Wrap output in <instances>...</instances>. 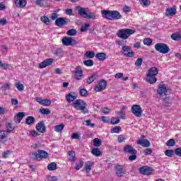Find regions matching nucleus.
<instances>
[{
  "mask_svg": "<svg viewBox=\"0 0 181 181\" xmlns=\"http://www.w3.org/2000/svg\"><path fill=\"white\" fill-rule=\"evenodd\" d=\"M101 15L104 19H107L108 21H117L122 18L121 13L117 11L102 10Z\"/></svg>",
  "mask_w": 181,
  "mask_h": 181,
  "instance_id": "nucleus-1",
  "label": "nucleus"
},
{
  "mask_svg": "<svg viewBox=\"0 0 181 181\" xmlns=\"http://www.w3.org/2000/svg\"><path fill=\"white\" fill-rule=\"evenodd\" d=\"M76 10L77 11L78 15H80L81 18H84V19H92L93 21L97 19V16H95V13H91L88 11V8H87L78 6L76 7Z\"/></svg>",
  "mask_w": 181,
  "mask_h": 181,
  "instance_id": "nucleus-2",
  "label": "nucleus"
},
{
  "mask_svg": "<svg viewBox=\"0 0 181 181\" xmlns=\"http://www.w3.org/2000/svg\"><path fill=\"white\" fill-rule=\"evenodd\" d=\"M87 104L83 100H76L73 103V107H75L78 111H81L83 114H88V109L86 107Z\"/></svg>",
  "mask_w": 181,
  "mask_h": 181,
  "instance_id": "nucleus-3",
  "label": "nucleus"
},
{
  "mask_svg": "<svg viewBox=\"0 0 181 181\" xmlns=\"http://www.w3.org/2000/svg\"><path fill=\"white\" fill-rule=\"evenodd\" d=\"M136 32L134 29L125 28L119 30L117 32V37H120V39H123V40H127L131 35H134Z\"/></svg>",
  "mask_w": 181,
  "mask_h": 181,
  "instance_id": "nucleus-4",
  "label": "nucleus"
},
{
  "mask_svg": "<svg viewBox=\"0 0 181 181\" xmlns=\"http://www.w3.org/2000/svg\"><path fill=\"white\" fill-rule=\"evenodd\" d=\"M154 48L156 49V52L162 53L163 54H166L170 52L169 46L165 43H157L155 45Z\"/></svg>",
  "mask_w": 181,
  "mask_h": 181,
  "instance_id": "nucleus-5",
  "label": "nucleus"
},
{
  "mask_svg": "<svg viewBox=\"0 0 181 181\" xmlns=\"http://www.w3.org/2000/svg\"><path fill=\"white\" fill-rule=\"evenodd\" d=\"M137 145H141L143 148H149L151 146V141L146 139V136L145 135H142L141 139H139L136 141Z\"/></svg>",
  "mask_w": 181,
  "mask_h": 181,
  "instance_id": "nucleus-6",
  "label": "nucleus"
},
{
  "mask_svg": "<svg viewBox=\"0 0 181 181\" xmlns=\"http://www.w3.org/2000/svg\"><path fill=\"white\" fill-rule=\"evenodd\" d=\"M62 43L64 46H74V45H78L77 40L70 37H64L62 38Z\"/></svg>",
  "mask_w": 181,
  "mask_h": 181,
  "instance_id": "nucleus-7",
  "label": "nucleus"
},
{
  "mask_svg": "<svg viewBox=\"0 0 181 181\" xmlns=\"http://www.w3.org/2000/svg\"><path fill=\"white\" fill-rule=\"evenodd\" d=\"M132 112L137 118H141L142 117V108L139 105H133L132 106Z\"/></svg>",
  "mask_w": 181,
  "mask_h": 181,
  "instance_id": "nucleus-8",
  "label": "nucleus"
},
{
  "mask_svg": "<svg viewBox=\"0 0 181 181\" xmlns=\"http://www.w3.org/2000/svg\"><path fill=\"white\" fill-rule=\"evenodd\" d=\"M59 15L57 14V11H54V13L52 14V16L49 17L52 21H55V23H67L68 20L64 18H58Z\"/></svg>",
  "mask_w": 181,
  "mask_h": 181,
  "instance_id": "nucleus-9",
  "label": "nucleus"
},
{
  "mask_svg": "<svg viewBox=\"0 0 181 181\" xmlns=\"http://www.w3.org/2000/svg\"><path fill=\"white\" fill-rule=\"evenodd\" d=\"M107 88V81L100 80L96 86H95V90L100 93Z\"/></svg>",
  "mask_w": 181,
  "mask_h": 181,
  "instance_id": "nucleus-10",
  "label": "nucleus"
},
{
  "mask_svg": "<svg viewBox=\"0 0 181 181\" xmlns=\"http://www.w3.org/2000/svg\"><path fill=\"white\" fill-rule=\"evenodd\" d=\"M122 50L124 56H126L127 57H134V52L131 49V47L123 45L122 47Z\"/></svg>",
  "mask_w": 181,
  "mask_h": 181,
  "instance_id": "nucleus-11",
  "label": "nucleus"
},
{
  "mask_svg": "<svg viewBox=\"0 0 181 181\" xmlns=\"http://www.w3.org/2000/svg\"><path fill=\"white\" fill-rule=\"evenodd\" d=\"M74 74L76 80H81V78L84 77V73L83 72V69L81 66L75 67Z\"/></svg>",
  "mask_w": 181,
  "mask_h": 181,
  "instance_id": "nucleus-12",
  "label": "nucleus"
},
{
  "mask_svg": "<svg viewBox=\"0 0 181 181\" xmlns=\"http://www.w3.org/2000/svg\"><path fill=\"white\" fill-rule=\"evenodd\" d=\"M115 170H116V175L118 176V177H122V176H124V175L127 173L125 168H124V165H116Z\"/></svg>",
  "mask_w": 181,
  "mask_h": 181,
  "instance_id": "nucleus-13",
  "label": "nucleus"
},
{
  "mask_svg": "<svg viewBox=\"0 0 181 181\" xmlns=\"http://www.w3.org/2000/svg\"><path fill=\"white\" fill-rule=\"evenodd\" d=\"M35 128L37 131L41 132V134H45V132H46V126H45V122L43 121L39 122Z\"/></svg>",
  "mask_w": 181,
  "mask_h": 181,
  "instance_id": "nucleus-14",
  "label": "nucleus"
},
{
  "mask_svg": "<svg viewBox=\"0 0 181 181\" xmlns=\"http://www.w3.org/2000/svg\"><path fill=\"white\" fill-rule=\"evenodd\" d=\"M139 172L141 175H151L152 174V168L148 166H143L140 168Z\"/></svg>",
  "mask_w": 181,
  "mask_h": 181,
  "instance_id": "nucleus-15",
  "label": "nucleus"
},
{
  "mask_svg": "<svg viewBox=\"0 0 181 181\" xmlns=\"http://www.w3.org/2000/svg\"><path fill=\"white\" fill-rule=\"evenodd\" d=\"M124 152L126 153H131L132 155H136L138 153V151L135 149H134L133 147H132L131 145H127L124 147Z\"/></svg>",
  "mask_w": 181,
  "mask_h": 181,
  "instance_id": "nucleus-16",
  "label": "nucleus"
},
{
  "mask_svg": "<svg viewBox=\"0 0 181 181\" xmlns=\"http://www.w3.org/2000/svg\"><path fill=\"white\" fill-rule=\"evenodd\" d=\"M165 15L166 16H175V15H176V6L166 8Z\"/></svg>",
  "mask_w": 181,
  "mask_h": 181,
  "instance_id": "nucleus-17",
  "label": "nucleus"
},
{
  "mask_svg": "<svg viewBox=\"0 0 181 181\" xmlns=\"http://www.w3.org/2000/svg\"><path fill=\"white\" fill-rule=\"evenodd\" d=\"M53 63V59H47L40 64V69H45Z\"/></svg>",
  "mask_w": 181,
  "mask_h": 181,
  "instance_id": "nucleus-18",
  "label": "nucleus"
},
{
  "mask_svg": "<svg viewBox=\"0 0 181 181\" xmlns=\"http://www.w3.org/2000/svg\"><path fill=\"white\" fill-rule=\"evenodd\" d=\"M77 95L74 92H71L66 95V100L68 103H72L74 100H76Z\"/></svg>",
  "mask_w": 181,
  "mask_h": 181,
  "instance_id": "nucleus-19",
  "label": "nucleus"
},
{
  "mask_svg": "<svg viewBox=\"0 0 181 181\" xmlns=\"http://www.w3.org/2000/svg\"><path fill=\"white\" fill-rule=\"evenodd\" d=\"M158 73H159V70L158 69V68L153 66L148 70L146 76H157Z\"/></svg>",
  "mask_w": 181,
  "mask_h": 181,
  "instance_id": "nucleus-20",
  "label": "nucleus"
},
{
  "mask_svg": "<svg viewBox=\"0 0 181 181\" xmlns=\"http://www.w3.org/2000/svg\"><path fill=\"white\" fill-rule=\"evenodd\" d=\"M95 57L96 59H98V60H100V62H104V60L107 59V54H105V52H99L95 54Z\"/></svg>",
  "mask_w": 181,
  "mask_h": 181,
  "instance_id": "nucleus-21",
  "label": "nucleus"
},
{
  "mask_svg": "<svg viewBox=\"0 0 181 181\" xmlns=\"http://www.w3.org/2000/svg\"><path fill=\"white\" fill-rule=\"evenodd\" d=\"M157 93L160 95H163V94L165 95L166 93H168V90L166 89V87H165V86L160 85L157 90Z\"/></svg>",
  "mask_w": 181,
  "mask_h": 181,
  "instance_id": "nucleus-22",
  "label": "nucleus"
},
{
  "mask_svg": "<svg viewBox=\"0 0 181 181\" xmlns=\"http://www.w3.org/2000/svg\"><path fill=\"white\" fill-rule=\"evenodd\" d=\"M14 2L18 8H25L26 6V0H14Z\"/></svg>",
  "mask_w": 181,
  "mask_h": 181,
  "instance_id": "nucleus-23",
  "label": "nucleus"
},
{
  "mask_svg": "<svg viewBox=\"0 0 181 181\" xmlns=\"http://www.w3.org/2000/svg\"><path fill=\"white\" fill-rule=\"evenodd\" d=\"M94 163L91 161H88L85 163V170L86 173H90V171L91 170V168H93V165Z\"/></svg>",
  "mask_w": 181,
  "mask_h": 181,
  "instance_id": "nucleus-24",
  "label": "nucleus"
},
{
  "mask_svg": "<svg viewBox=\"0 0 181 181\" xmlns=\"http://www.w3.org/2000/svg\"><path fill=\"white\" fill-rule=\"evenodd\" d=\"M146 77H147L146 81L150 84H155V83L158 81V78H156V76H146Z\"/></svg>",
  "mask_w": 181,
  "mask_h": 181,
  "instance_id": "nucleus-25",
  "label": "nucleus"
},
{
  "mask_svg": "<svg viewBox=\"0 0 181 181\" xmlns=\"http://www.w3.org/2000/svg\"><path fill=\"white\" fill-rule=\"evenodd\" d=\"M30 157L31 158V159H33L34 160H40L39 153L36 151L30 153Z\"/></svg>",
  "mask_w": 181,
  "mask_h": 181,
  "instance_id": "nucleus-26",
  "label": "nucleus"
},
{
  "mask_svg": "<svg viewBox=\"0 0 181 181\" xmlns=\"http://www.w3.org/2000/svg\"><path fill=\"white\" fill-rule=\"evenodd\" d=\"M98 77V75L97 74H94L92 76H90L89 78L87 79V84H91L96 78Z\"/></svg>",
  "mask_w": 181,
  "mask_h": 181,
  "instance_id": "nucleus-27",
  "label": "nucleus"
},
{
  "mask_svg": "<svg viewBox=\"0 0 181 181\" xmlns=\"http://www.w3.org/2000/svg\"><path fill=\"white\" fill-rule=\"evenodd\" d=\"M68 155H69V160H71V162L76 161V153L74 151H69Z\"/></svg>",
  "mask_w": 181,
  "mask_h": 181,
  "instance_id": "nucleus-28",
  "label": "nucleus"
},
{
  "mask_svg": "<svg viewBox=\"0 0 181 181\" xmlns=\"http://www.w3.org/2000/svg\"><path fill=\"white\" fill-rule=\"evenodd\" d=\"M25 124L27 125H31V124H35V117L33 116H29L25 119Z\"/></svg>",
  "mask_w": 181,
  "mask_h": 181,
  "instance_id": "nucleus-29",
  "label": "nucleus"
},
{
  "mask_svg": "<svg viewBox=\"0 0 181 181\" xmlns=\"http://www.w3.org/2000/svg\"><path fill=\"white\" fill-rule=\"evenodd\" d=\"M38 153L40 155V160H42V158H47V152L43 151V150H38Z\"/></svg>",
  "mask_w": 181,
  "mask_h": 181,
  "instance_id": "nucleus-30",
  "label": "nucleus"
},
{
  "mask_svg": "<svg viewBox=\"0 0 181 181\" xmlns=\"http://www.w3.org/2000/svg\"><path fill=\"white\" fill-rule=\"evenodd\" d=\"M24 117H25V112H20L16 115V118L18 124H20L21 121L23 119Z\"/></svg>",
  "mask_w": 181,
  "mask_h": 181,
  "instance_id": "nucleus-31",
  "label": "nucleus"
},
{
  "mask_svg": "<svg viewBox=\"0 0 181 181\" xmlns=\"http://www.w3.org/2000/svg\"><path fill=\"white\" fill-rule=\"evenodd\" d=\"M86 59H93L95 56V53L93 51H87L85 53Z\"/></svg>",
  "mask_w": 181,
  "mask_h": 181,
  "instance_id": "nucleus-32",
  "label": "nucleus"
},
{
  "mask_svg": "<svg viewBox=\"0 0 181 181\" xmlns=\"http://www.w3.org/2000/svg\"><path fill=\"white\" fill-rule=\"evenodd\" d=\"M47 169L48 170H56L57 169V164L54 162L51 163L47 165Z\"/></svg>",
  "mask_w": 181,
  "mask_h": 181,
  "instance_id": "nucleus-33",
  "label": "nucleus"
},
{
  "mask_svg": "<svg viewBox=\"0 0 181 181\" xmlns=\"http://www.w3.org/2000/svg\"><path fill=\"white\" fill-rule=\"evenodd\" d=\"M64 129V124H60L59 125H56L54 127V131L56 132H62V130Z\"/></svg>",
  "mask_w": 181,
  "mask_h": 181,
  "instance_id": "nucleus-34",
  "label": "nucleus"
},
{
  "mask_svg": "<svg viewBox=\"0 0 181 181\" xmlns=\"http://www.w3.org/2000/svg\"><path fill=\"white\" fill-rule=\"evenodd\" d=\"M15 87L16 88H17V90H18V91H23V90H25V86H23V84L19 82L15 83Z\"/></svg>",
  "mask_w": 181,
  "mask_h": 181,
  "instance_id": "nucleus-35",
  "label": "nucleus"
},
{
  "mask_svg": "<svg viewBox=\"0 0 181 181\" xmlns=\"http://www.w3.org/2000/svg\"><path fill=\"white\" fill-rule=\"evenodd\" d=\"M52 104V100L49 99H44L41 103V105H44V107H49Z\"/></svg>",
  "mask_w": 181,
  "mask_h": 181,
  "instance_id": "nucleus-36",
  "label": "nucleus"
},
{
  "mask_svg": "<svg viewBox=\"0 0 181 181\" xmlns=\"http://www.w3.org/2000/svg\"><path fill=\"white\" fill-rule=\"evenodd\" d=\"M40 112L41 114H43L44 115H49V114H51L52 111H50L47 108H41L40 109Z\"/></svg>",
  "mask_w": 181,
  "mask_h": 181,
  "instance_id": "nucleus-37",
  "label": "nucleus"
},
{
  "mask_svg": "<svg viewBox=\"0 0 181 181\" xmlns=\"http://www.w3.org/2000/svg\"><path fill=\"white\" fill-rule=\"evenodd\" d=\"M68 36H76L77 35V30L76 29H71L66 32Z\"/></svg>",
  "mask_w": 181,
  "mask_h": 181,
  "instance_id": "nucleus-38",
  "label": "nucleus"
},
{
  "mask_svg": "<svg viewBox=\"0 0 181 181\" xmlns=\"http://www.w3.org/2000/svg\"><path fill=\"white\" fill-rule=\"evenodd\" d=\"M79 93L80 95H81L82 97H87V95H88V91L86 90V88H81L79 90Z\"/></svg>",
  "mask_w": 181,
  "mask_h": 181,
  "instance_id": "nucleus-39",
  "label": "nucleus"
},
{
  "mask_svg": "<svg viewBox=\"0 0 181 181\" xmlns=\"http://www.w3.org/2000/svg\"><path fill=\"white\" fill-rule=\"evenodd\" d=\"M83 64L88 67H91V66L94 65V62L91 59L85 60L83 61Z\"/></svg>",
  "mask_w": 181,
  "mask_h": 181,
  "instance_id": "nucleus-40",
  "label": "nucleus"
},
{
  "mask_svg": "<svg viewBox=\"0 0 181 181\" xmlns=\"http://www.w3.org/2000/svg\"><path fill=\"white\" fill-rule=\"evenodd\" d=\"M116 115H118L119 118L122 119H125V112L120 110L119 112H116Z\"/></svg>",
  "mask_w": 181,
  "mask_h": 181,
  "instance_id": "nucleus-41",
  "label": "nucleus"
},
{
  "mask_svg": "<svg viewBox=\"0 0 181 181\" xmlns=\"http://www.w3.org/2000/svg\"><path fill=\"white\" fill-rule=\"evenodd\" d=\"M176 141L173 139H170L166 142L167 146H175Z\"/></svg>",
  "mask_w": 181,
  "mask_h": 181,
  "instance_id": "nucleus-42",
  "label": "nucleus"
},
{
  "mask_svg": "<svg viewBox=\"0 0 181 181\" xmlns=\"http://www.w3.org/2000/svg\"><path fill=\"white\" fill-rule=\"evenodd\" d=\"M12 154V151L11 150H8L6 151L3 152L2 157L6 159V158H9Z\"/></svg>",
  "mask_w": 181,
  "mask_h": 181,
  "instance_id": "nucleus-43",
  "label": "nucleus"
},
{
  "mask_svg": "<svg viewBox=\"0 0 181 181\" xmlns=\"http://www.w3.org/2000/svg\"><path fill=\"white\" fill-rule=\"evenodd\" d=\"M1 90L3 91H6V90H11V83H4L1 86Z\"/></svg>",
  "mask_w": 181,
  "mask_h": 181,
  "instance_id": "nucleus-44",
  "label": "nucleus"
},
{
  "mask_svg": "<svg viewBox=\"0 0 181 181\" xmlns=\"http://www.w3.org/2000/svg\"><path fill=\"white\" fill-rule=\"evenodd\" d=\"M92 153L95 156H101V151L98 148H93L92 150Z\"/></svg>",
  "mask_w": 181,
  "mask_h": 181,
  "instance_id": "nucleus-45",
  "label": "nucleus"
},
{
  "mask_svg": "<svg viewBox=\"0 0 181 181\" xmlns=\"http://www.w3.org/2000/svg\"><path fill=\"white\" fill-rule=\"evenodd\" d=\"M139 1L143 6H149L151 5V1L149 0H139Z\"/></svg>",
  "mask_w": 181,
  "mask_h": 181,
  "instance_id": "nucleus-46",
  "label": "nucleus"
},
{
  "mask_svg": "<svg viewBox=\"0 0 181 181\" xmlns=\"http://www.w3.org/2000/svg\"><path fill=\"white\" fill-rule=\"evenodd\" d=\"M1 68L3 69V70H9V69H11V64L1 63Z\"/></svg>",
  "mask_w": 181,
  "mask_h": 181,
  "instance_id": "nucleus-47",
  "label": "nucleus"
},
{
  "mask_svg": "<svg viewBox=\"0 0 181 181\" xmlns=\"http://www.w3.org/2000/svg\"><path fill=\"white\" fill-rule=\"evenodd\" d=\"M83 165H84V162H83V160H79L78 163L76 164V170H80V169L83 168Z\"/></svg>",
  "mask_w": 181,
  "mask_h": 181,
  "instance_id": "nucleus-48",
  "label": "nucleus"
},
{
  "mask_svg": "<svg viewBox=\"0 0 181 181\" xmlns=\"http://www.w3.org/2000/svg\"><path fill=\"white\" fill-rule=\"evenodd\" d=\"M110 122L112 125H117V124H119L120 120L118 117H112Z\"/></svg>",
  "mask_w": 181,
  "mask_h": 181,
  "instance_id": "nucleus-49",
  "label": "nucleus"
},
{
  "mask_svg": "<svg viewBox=\"0 0 181 181\" xmlns=\"http://www.w3.org/2000/svg\"><path fill=\"white\" fill-rule=\"evenodd\" d=\"M93 145L97 148H98V146H101V141L100 140V139H98V138L95 139L93 140Z\"/></svg>",
  "mask_w": 181,
  "mask_h": 181,
  "instance_id": "nucleus-50",
  "label": "nucleus"
},
{
  "mask_svg": "<svg viewBox=\"0 0 181 181\" xmlns=\"http://www.w3.org/2000/svg\"><path fill=\"white\" fill-rule=\"evenodd\" d=\"M41 22H43L44 23H50V19H49V17L46 16H43L40 18Z\"/></svg>",
  "mask_w": 181,
  "mask_h": 181,
  "instance_id": "nucleus-51",
  "label": "nucleus"
},
{
  "mask_svg": "<svg viewBox=\"0 0 181 181\" xmlns=\"http://www.w3.org/2000/svg\"><path fill=\"white\" fill-rule=\"evenodd\" d=\"M6 127L7 128V132L8 133L12 132V131H13V129H15V127H12V124H11V123H7L6 124Z\"/></svg>",
  "mask_w": 181,
  "mask_h": 181,
  "instance_id": "nucleus-52",
  "label": "nucleus"
},
{
  "mask_svg": "<svg viewBox=\"0 0 181 181\" xmlns=\"http://www.w3.org/2000/svg\"><path fill=\"white\" fill-rule=\"evenodd\" d=\"M119 129H121V127L115 126L111 130L112 134H118L119 132Z\"/></svg>",
  "mask_w": 181,
  "mask_h": 181,
  "instance_id": "nucleus-53",
  "label": "nucleus"
},
{
  "mask_svg": "<svg viewBox=\"0 0 181 181\" xmlns=\"http://www.w3.org/2000/svg\"><path fill=\"white\" fill-rule=\"evenodd\" d=\"M90 25L89 24H85L84 25H82L81 28V32H87L88 29L90 28Z\"/></svg>",
  "mask_w": 181,
  "mask_h": 181,
  "instance_id": "nucleus-54",
  "label": "nucleus"
},
{
  "mask_svg": "<svg viewBox=\"0 0 181 181\" xmlns=\"http://www.w3.org/2000/svg\"><path fill=\"white\" fill-rule=\"evenodd\" d=\"M142 62H144L142 58H138L135 62V66L137 67H141V66H142Z\"/></svg>",
  "mask_w": 181,
  "mask_h": 181,
  "instance_id": "nucleus-55",
  "label": "nucleus"
},
{
  "mask_svg": "<svg viewBox=\"0 0 181 181\" xmlns=\"http://www.w3.org/2000/svg\"><path fill=\"white\" fill-rule=\"evenodd\" d=\"M144 44L146 46H151L152 45V39L151 38H146L144 40Z\"/></svg>",
  "mask_w": 181,
  "mask_h": 181,
  "instance_id": "nucleus-56",
  "label": "nucleus"
},
{
  "mask_svg": "<svg viewBox=\"0 0 181 181\" xmlns=\"http://www.w3.org/2000/svg\"><path fill=\"white\" fill-rule=\"evenodd\" d=\"M165 156H168L169 158H172L173 156V150H166L165 151Z\"/></svg>",
  "mask_w": 181,
  "mask_h": 181,
  "instance_id": "nucleus-57",
  "label": "nucleus"
},
{
  "mask_svg": "<svg viewBox=\"0 0 181 181\" xmlns=\"http://www.w3.org/2000/svg\"><path fill=\"white\" fill-rule=\"evenodd\" d=\"M1 52H2V54L4 56H5V54H6V53H8V47H6V45H2L1 46Z\"/></svg>",
  "mask_w": 181,
  "mask_h": 181,
  "instance_id": "nucleus-58",
  "label": "nucleus"
},
{
  "mask_svg": "<svg viewBox=\"0 0 181 181\" xmlns=\"http://www.w3.org/2000/svg\"><path fill=\"white\" fill-rule=\"evenodd\" d=\"M171 39H173V40H180V35H179V34H172Z\"/></svg>",
  "mask_w": 181,
  "mask_h": 181,
  "instance_id": "nucleus-59",
  "label": "nucleus"
},
{
  "mask_svg": "<svg viewBox=\"0 0 181 181\" xmlns=\"http://www.w3.org/2000/svg\"><path fill=\"white\" fill-rule=\"evenodd\" d=\"M85 122H86L87 127H90V128H94V127H95V124L91 123L90 119L86 120Z\"/></svg>",
  "mask_w": 181,
  "mask_h": 181,
  "instance_id": "nucleus-60",
  "label": "nucleus"
},
{
  "mask_svg": "<svg viewBox=\"0 0 181 181\" xmlns=\"http://www.w3.org/2000/svg\"><path fill=\"white\" fill-rule=\"evenodd\" d=\"M81 136L78 133H74L71 136V139H80Z\"/></svg>",
  "mask_w": 181,
  "mask_h": 181,
  "instance_id": "nucleus-61",
  "label": "nucleus"
},
{
  "mask_svg": "<svg viewBox=\"0 0 181 181\" xmlns=\"http://www.w3.org/2000/svg\"><path fill=\"white\" fill-rule=\"evenodd\" d=\"M1 138L2 136V138H8V134H9V132L6 131H1Z\"/></svg>",
  "mask_w": 181,
  "mask_h": 181,
  "instance_id": "nucleus-62",
  "label": "nucleus"
},
{
  "mask_svg": "<svg viewBox=\"0 0 181 181\" xmlns=\"http://www.w3.org/2000/svg\"><path fill=\"white\" fill-rule=\"evenodd\" d=\"M175 153L177 156H180V158H181V148H175Z\"/></svg>",
  "mask_w": 181,
  "mask_h": 181,
  "instance_id": "nucleus-63",
  "label": "nucleus"
},
{
  "mask_svg": "<svg viewBox=\"0 0 181 181\" xmlns=\"http://www.w3.org/2000/svg\"><path fill=\"white\" fill-rule=\"evenodd\" d=\"M144 153H145V155H151V153H152V149L151 148H146L144 151Z\"/></svg>",
  "mask_w": 181,
  "mask_h": 181,
  "instance_id": "nucleus-64",
  "label": "nucleus"
}]
</instances>
